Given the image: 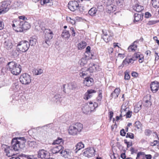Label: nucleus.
<instances>
[{"label": "nucleus", "mask_w": 159, "mask_h": 159, "mask_svg": "<svg viewBox=\"0 0 159 159\" xmlns=\"http://www.w3.org/2000/svg\"><path fill=\"white\" fill-rule=\"evenodd\" d=\"M25 142L26 140L23 137L15 138L12 140L10 147L14 151H17L25 147Z\"/></svg>", "instance_id": "nucleus-1"}, {"label": "nucleus", "mask_w": 159, "mask_h": 159, "mask_svg": "<svg viewBox=\"0 0 159 159\" xmlns=\"http://www.w3.org/2000/svg\"><path fill=\"white\" fill-rule=\"evenodd\" d=\"M7 66L8 69L14 75H18L21 72V66L15 62L11 61L8 62Z\"/></svg>", "instance_id": "nucleus-2"}, {"label": "nucleus", "mask_w": 159, "mask_h": 159, "mask_svg": "<svg viewBox=\"0 0 159 159\" xmlns=\"http://www.w3.org/2000/svg\"><path fill=\"white\" fill-rule=\"evenodd\" d=\"M83 128V125L80 123H77L73 125L70 126L69 129V134L72 135H75L80 132Z\"/></svg>", "instance_id": "nucleus-3"}, {"label": "nucleus", "mask_w": 159, "mask_h": 159, "mask_svg": "<svg viewBox=\"0 0 159 159\" xmlns=\"http://www.w3.org/2000/svg\"><path fill=\"white\" fill-rule=\"evenodd\" d=\"M11 3L10 0H6L0 3V14L7 11L10 8Z\"/></svg>", "instance_id": "nucleus-4"}, {"label": "nucleus", "mask_w": 159, "mask_h": 159, "mask_svg": "<svg viewBox=\"0 0 159 159\" xmlns=\"http://www.w3.org/2000/svg\"><path fill=\"white\" fill-rule=\"evenodd\" d=\"M89 68L87 69L86 68H82V72L80 73V75L81 76L84 77L85 76L88 75L90 73L93 72L94 70H97L96 65L94 64H91Z\"/></svg>", "instance_id": "nucleus-5"}, {"label": "nucleus", "mask_w": 159, "mask_h": 159, "mask_svg": "<svg viewBox=\"0 0 159 159\" xmlns=\"http://www.w3.org/2000/svg\"><path fill=\"white\" fill-rule=\"evenodd\" d=\"M29 47V42L26 40L20 42L17 46V48L23 52H25L27 51Z\"/></svg>", "instance_id": "nucleus-6"}, {"label": "nucleus", "mask_w": 159, "mask_h": 159, "mask_svg": "<svg viewBox=\"0 0 159 159\" xmlns=\"http://www.w3.org/2000/svg\"><path fill=\"white\" fill-rule=\"evenodd\" d=\"M12 22V26L14 30L17 32H23V21L14 20Z\"/></svg>", "instance_id": "nucleus-7"}, {"label": "nucleus", "mask_w": 159, "mask_h": 159, "mask_svg": "<svg viewBox=\"0 0 159 159\" xmlns=\"http://www.w3.org/2000/svg\"><path fill=\"white\" fill-rule=\"evenodd\" d=\"M44 32L45 34V35L43 44L44 42L48 45L50 41L52 39L53 37V32L51 30L48 29H45Z\"/></svg>", "instance_id": "nucleus-8"}, {"label": "nucleus", "mask_w": 159, "mask_h": 159, "mask_svg": "<svg viewBox=\"0 0 159 159\" xmlns=\"http://www.w3.org/2000/svg\"><path fill=\"white\" fill-rule=\"evenodd\" d=\"M20 80L23 84H28L31 82V77L27 74H24L20 76Z\"/></svg>", "instance_id": "nucleus-9"}, {"label": "nucleus", "mask_w": 159, "mask_h": 159, "mask_svg": "<svg viewBox=\"0 0 159 159\" xmlns=\"http://www.w3.org/2000/svg\"><path fill=\"white\" fill-rule=\"evenodd\" d=\"M61 156L65 158L70 159L72 158L73 155L71 151L68 149L64 148L60 152Z\"/></svg>", "instance_id": "nucleus-10"}, {"label": "nucleus", "mask_w": 159, "mask_h": 159, "mask_svg": "<svg viewBox=\"0 0 159 159\" xmlns=\"http://www.w3.org/2000/svg\"><path fill=\"white\" fill-rule=\"evenodd\" d=\"M84 155L88 157L94 156L95 154V151L93 147H89L85 149Z\"/></svg>", "instance_id": "nucleus-11"}, {"label": "nucleus", "mask_w": 159, "mask_h": 159, "mask_svg": "<svg viewBox=\"0 0 159 159\" xmlns=\"http://www.w3.org/2000/svg\"><path fill=\"white\" fill-rule=\"evenodd\" d=\"M102 32L103 34L102 38L106 42H108L112 39L113 36L112 33H110L109 32H108L106 30H102Z\"/></svg>", "instance_id": "nucleus-12"}, {"label": "nucleus", "mask_w": 159, "mask_h": 159, "mask_svg": "<svg viewBox=\"0 0 159 159\" xmlns=\"http://www.w3.org/2000/svg\"><path fill=\"white\" fill-rule=\"evenodd\" d=\"M68 7L70 11H74L79 8V5L76 1H71L68 3Z\"/></svg>", "instance_id": "nucleus-13"}, {"label": "nucleus", "mask_w": 159, "mask_h": 159, "mask_svg": "<svg viewBox=\"0 0 159 159\" xmlns=\"http://www.w3.org/2000/svg\"><path fill=\"white\" fill-rule=\"evenodd\" d=\"M48 152L44 149L39 150L38 152V157L41 159L47 158L48 156Z\"/></svg>", "instance_id": "nucleus-14"}, {"label": "nucleus", "mask_w": 159, "mask_h": 159, "mask_svg": "<svg viewBox=\"0 0 159 159\" xmlns=\"http://www.w3.org/2000/svg\"><path fill=\"white\" fill-rule=\"evenodd\" d=\"M4 47L7 49H11L13 46L11 39L9 38H5L4 39Z\"/></svg>", "instance_id": "nucleus-15"}, {"label": "nucleus", "mask_w": 159, "mask_h": 159, "mask_svg": "<svg viewBox=\"0 0 159 159\" xmlns=\"http://www.w3.org/2000/svg\"><path fill=\"white\" fill-rule=\"evenodd\" d=\"M151 89L153 93H156L159 88V83L157 81H154L151 83Z\"/></svg>", "instance_id": "nucleus-16"}, {"label": "nucleus", "mask_w": 159, "mask_h": 159, "mask_svg": "<svg viewBox=\"0 0 159 159\" xmlns=\"http://www.w3.org/2000/svg\"><path fill=\"white\" fill-rule=\"evenodd\" d=\"M5 146L6 147L5 148L4 152L6 153V155L8 157L13 156L14 155V153L13 152L14 150L11 149V148L9 146Z\"/></svg>", "instance_id": "nucleus-17"}, {"label": "nucleus", "mask_w": 159, "mask_h": 159, "mask_svg": "<svg viewBox=\"0 0 159 159\" xmlns=\"http://www.w3.org/2000/svg\"><path fill=\"white\" fill-rule=\"evenodd\" d=\"M96 92L95 90L93 89L88 90L87 92L85 93L84 97V99L86 100H88L92 96V94Z\"/></svg>", "instance_id": "nucleus-18"}, {"label": "nucleus", "mask_w": 159, "mask_h": 159, "mask_svg": "<svg viewBox=\"0 0 159 159\" xmlns=\"http://www.w3.org/2000/svg\"><path fill=\"white\" fill-rule=\"evenodd\" d=\"M132 57L134 60L135 61L138 58H139V62L140 63H142L143 61V55H141L140 52H137L135 53L133 55Z\"/></svg>", "instance_id": "nucleus-19"}, {"label": "nucleus", "mask_w": 159, "mask_h": 159, "mask_svg": "<svg viewBox=\"0 0 159 159\" xmlns=\"http://www.w3.org/2000/svg\"><path fill=\"white\" fill-rule=\"evenodd\" d=\"M64 148L61 145H56L54 146L52 149V152L53 153L56 154L59 152L60 154L61 152Z\"/></svg>", "instance_id": "nucleus-20"}, {"label": "nucleus", "mask_w": 159, "mask_h": 159, "mask_svg": "<svg viewBox=\"0 0 159 159\" xmlns=\"http://www.w3.org/2000/svg\"><path fill=\"white\" fill-rule=\"evenodd\" d=\"M84 84L86 86H90L93 84V78L90 77H87L85 78Z\"/></svg>", "instance_id": "nucleus-21"}, {"label": "nucleus", "mask_w": 159, "mask_h": 159, "mask_svg": "<svg viewBox=\"0 0 159 159\" xmlns=\"http://www.w3.org/2000/svg\"><path fill=\"white\" fill-rule=\"evenodd\" d=\"M143 15L141 12L140 14L135 13L134 15V22H137L141 21L143 19Z\"/></svg>", "instance_id": "nucleus-22"}, {"label": "nucleus", "mask_w": 159, "mask_h": 159, "mask_svg": "<svg viewBox=\"0 0 159 159\" xmlns=\"http://www.w3.org/2000/svg\"><path fill=\"white\" fill-rule=\"evenodd\" d=\"M67 85V88L70 90H73L77 88V84L75 82L70 83Z\"/></svg>", "instance_id": "nucleus-23"}, {"label": "nucleus", "mask_w": 159, "mask_h": 159, "mask_svg": "<svg viewBox=\"0 0 159 159\" xmlns=\"http://www.w3.org/2000/svg\"><path fill=\"white\" fill-rule=\"evenodd\" d=\"M98 11V9L95 7H93L89 11V14L92 16H95Z\"/></svg>", "instance_id": "nucleus-24"}, {"label": "nucleus", "mask_w": 159, "mask_h": 159, "mask_svg": "<svg viewBox=\"0 0 159 159\" xmlns=\"http://www.w3.org/2000/svg\"><path fill=\"white\" fill-rule=\"evenodd\" d=\"M137 42L134 41V43L130 46L128 48V50L129 52H133L135 51L137 48V45L136 44Z\"/></svg>", "instance_id": "nucleus-25"}, {"label": "nucleus", "mask_w": 159, "mask_h": 159, "mask_svg": "<svg viewBox=\"0 0 159 159\" xmlns=\"http://www.w3.org/2000/svg\"><path fill=\"white\" fill-rule=\"evenodd\" d=\"M120 89L119 88H116L114 91L111 93V96L114 98H116L118 97L119 94Z\"/></svg>", "instance_id": "nucleus-26"}, {"label": "nucleus", "mask_w": 159, "mask_h": 159, "mask_svg": "<svg viewBox=\"0 0 159 159\" xmlns=\"http://www.w3.org/2000/svg\"><path fill=\"white\" fill-rule=\"evenodd\" d=\"M133 9L137 12H140L144 9L143 6L138 4H136L133 7Z\"/></svg>", "instance_id": "nucleus-27"}, {"label": "nucleus", "mask_w": 159, "mask_h": 159, "mask_svg": "<svg viewBox=\"0 0 159 159\" xmlns=\"http://www.w3.org/2000/svg\"><path fill=\"white\" fill-rule=\"evenodd\" d=\"M75 149L76 152L79 150L84 148V144L81 142L78 143L75 146Z\"/></svg>", "instance_id": "nucleus-28"}, {"label": "nucleus", "mask_w": 159, "mask_h": 159, "mask_svg": "<svg viewBox=\"0 0 159 159\" xmlns=\"http://www.w3.org/2000/svg\"><path fill=\"white\" fill-rule=\"evenodd\" d=\"M63 143V141L62 138H58V139L54 140L52 143V145H61Z\"/></svg>", "instance_id": "nucleus-29"}, {"label": "nucleus", "mask_w": 159, "mask_h": 159, "mask_svg": "<svg viewBox=\"0 0 159 159\" xmlns=\"http://www.w3.org/2000/svg\"><path fill=\"white\" fill-rule=\"evenodd\" d=\"M32 73L35 75H39L43 73V70L41 68L34 69L33 70Z\"/></svg>", "instance_id": "nucleus-30"}, {"label": "nucleus", "mask_w": 159, "mask_h": 159, "mask_svg": "<svg viewBox=\"0 0 159 159\" xmlns=\"http://www.w3.org/2000/svg\"><path fill=\"white\" fill-rule=\"evenodd\" d=\"M23 21V26H22V29H23V32L25 30H27L29 29L30 28V25L29 23H28L27 22H26L25 21Z\"/></svg>", "instance_id": "nucleus-31"}, {"label": "nucleus", "mask_w": 159, "mask_h": 159, "mask_svg": "<svg viewBox=\"0 0 159 159\" xmlns=\"http://www.w3.org/2000/svg\"><path fill=\"white\" fill-rule=\"evenodd\" d=\"M53 100L55 101L57 103L61 102L62 100L61 97L59 94H56L53 98Z\"/></svg>", "instance_id": "nucleus-32"}, {"label": "nucleus", "mask_w": 159, "mask_h": 159, "mask_svg": "<svg viewBox=\"0 0 159 159\" xmlns=\"http://www.w3.org/2000/svg\"><path fill=\"white\" fill-rule=\"evenodd\" d=\"M87 45L86 43L84 41H82L78 44V48L79 50L84 48Z\"/></svg>", "instance_id": "nucleus-33"}, {"label": "nucleus", "mask_w": 159, "mask_h": 159, "mask_svg": "<svg viewBox=\"0 0 159 159\" xmlns=\"http://www.w3.org/2000/svg\"><path fill=\"white\" fill-rule=\"evenodd\" d=\"M136 159H145V154L143 152H138Z\"/></svg>", "instance_id": "nucleus-34"}, {"label": "nucleus", "mask_w": 159, "mask_h": 159, "mask_svg": "<svg viewBox=\"0 0 159 159\" xmlns=\"http://www.w3.org/2000/svg\"><path fill=\"white\" fill-rule=\"evenodd\" d=\"M82 110L84 113L87 114L89 111H90L89 106L88 105H86L84 106H83L82 108Z\"/></svg>", "instance_id": "nucleus-35"}, {"label": "nucleus", "mask_w": 159, "mask_h": 159, "mask_svg": "<svg viewBox=\"0 0 159 159\" xmlns=\"http://www.w3.org/2000/svg\"><path fill=\"white\" fill-rule=\"evenodd\" d=\"M152 4L155 8H159V0H152Z\"/></svg>", "instance_id": "nucleus-36"}, {"label": "nucleus", "mask_w": 159, "mask_h": 159, "mask_svg": "<svg viewBox=\"0 0 159 159\" xmlns=\"http://www.w3.org/2000/svg\"><path fill=\"white\" fill-rule=\"evenodd\" d=\"M61 35L63 38L67 39L69 38L70 36V34H69V32L66 30H64L63 31Z\"/></svg>", "instance_id": "nucleus-37"}, {"label": "nucleus", "mask_w": 159, "mask_h": 159, "mask_svg": "<svg viewBox=\"0 0 159 159\" xmlns=\"http://www.w3.org/2000/svg\"><path fill=\"white\" fill-rule=\"evenodd\" d=\"M37 42V39L33 38H31L29 40V46L30 45L31 46H34L35 45Z\"/></svg>", "instance_id": "nucleus-38"}, {"label": "nucleus", "mask_w": 159, "mask_h": 159, "mask_svg": "<svg viewBox=\"0 0 159 159\" xmlns=\"http://www.w3.org/2000/svg\"><path fill=\"white\" fill-rule=\"evenodd\" d=\"M87 62V60L85 58H82L79 61V63L81 66H84Z\"/></svg>", "instance_id": "nucleus-39"}, {"label": "nucleus", "mask_w": 159, "mask_h": 159, "mask_svg": "<svg viewBox=\"0 0 159 159\" xmlns=\"http://www.w3.org/2000/svg\"><path fill=\"white\" fill-rule=\"evenodd\" d=\"M151 98V95H147L144 97L143 98V103H147L148 102H151L150 99Z\"/></svg>", "instance_id": "nucleus-40"}, {"label": "nucleus", "mask_w": 159, "mask_h": 159, "mask_svg": "<svg viewBox=\"0 0 159 159\" xmlns=\"http://www.w3.org/2000/svg\"><path fill=\"white\" fill-rule=\"evenodd\" d=\"M40 3L41 4L43 5L48 3H50V5H52L53 3L52 0H40Z\"/></svg>", "instance_id": "nucleus-41"}, {"label": "nucleus", "mask_w": 159, "mask_h": 159, "mask_svg": "<svg viewBox=\"0 0 159 159\" xmlns=\"http://www.w3.org/2000/svg\"><path fill=\"white\" fill-rule=\"evenodd\" d=\"M142 106V105L141 102L140 103L139 102L135 106L134 108V111L136 113L138 112V111L141 109Z\"/></svg>", "instance_id": "nucleus-42"}, {"label": "nucleus", "mask_w": 159, "mask_h": 159, "mask_svg": "<svg viewBox=\"0 0 159 159\" xmlns=\"http://www.w3.org/2000/svg\"><path fill=\"white\" fill-rule=\"evenodd\" d=\"M134 126L138 129H139L141 128V124L140 121H138L135 122Z\"/></svg>", "instance_id": "nucleus-43"}, {"label": "nucleus", "mask_w": 159, "mask_h": 159, "mask_svg": "<svg viewBox=\"0 0 159 159\" xmlns=\"http://www.w3.org/2000/svg\"><path fill=\"white\" fill-rule=\"evenodd\" d=\"M102 98V91L99 90V94L97 98V100L98 101H100Z\"/></svg>", "instance_id": "nucleus-44"}, {"label": "nucleus", "mask_w": 159, "mask_h": 159, "mask_svg": "<svg viewBox=\"0 0 159 159\" xmlns=\"http://www.w3.org/2000/svg\"><path fill=\"white\" fill-rule=\"evenodd\" d=\"M126 138H129L131 139L134 138V134L131 133H128L126 136Z\"/></svg>", "instance_id": "nucleus-45"}, {"label": "nucleus", "mask_w": 159, "mask_h": 159, "mask_svg": "<svg viewBox=\"0 0 159 159\" xmlns=\"http://www.w3.org/2000/svg\"><path fill=\"white\" fill-rule=\"evenodd\" d=\"M132 114V111H130L129 110L126 112L125 113L124 116L126 115L127 118H130Z\"/></svg>", "instance_id": "nucleus-46"}, {"label": "nucleus", "mask_w": 159, "mask_h": 159, "mask_svg": "<svg viewBox=\"0 0 159 159\" xmlns=\"http://www.w3.org/2000/svg\"><path fill=\"white\" fill-rule=\"evenodd\" d=\"M152 104L151 102H148L147 103H143V106L147 108H149L150 107Z\"/></svg>", "instance_id": "nucleus-47"}, {"label": "nucleus", "mask_w": 159, "mask_h": 159, "mask_svg": "<svg viewBox=\"0 0 159 159\" xmlns=\"http://www.w3.org/2000/svg\"><path fill=\"white\" fill-rule=\"evenodd\" d=\"M124 142L127 145V148H129L132 145L131 142H127L126 140H124Z\"/></svg>", "instance_id": "nucleus-48"}, {"label": "nucleus", "mask_w": 159, "mask_h": 159, "mask_svg": "<svg viewBox=\"0 0 159 159\" xmlns=\"http://www.w3.org/2000/svg\"><path fill=\"white\" fill-rule=\"evenodd\" d=\"M89 103L90 105H93V108L94 109L98 107V104L95 102L93 103L92 102L90 101L89 102Z\"/></svg>", "instance_id": "nucleus-49"}, {"label": "nucleus", "mask_w": 159, "mask_h": 159, "mask_svg": "<svg viewBox=\"0 0 159 159\" xmlns=\"http://www.w3.org/2000/svg\"><path fill=\"white\" fill-rule=\"evenodd\" d=\"M145 134L146 135L149 136L151 134L152 132L151 130L149 129H146L145 131Z\"/></svg>", "instance_id": "nucleus-50"}, {"label": "nucleus", "mask_w": 159, "mask_h": 159, "mask_svg": "<svg viewBox=\"0 0 159 159\" xmlns=\"http://www.w3.org/2000/svg\"><path fill=\"white\" fill-rule=\"evenodd\" d=\"M70 32L71 33V35L73 36H75V32L73 27H71L70 28Z\"/></svg>", "instance_id": "nucleus-51"}, {"label": "nucleus", "mask_w": 159, "mask_h": 159, "mask_svg": "<svg viewBox=\"0 0 159 159\" xmlns=\"http://www.w3.org/2000/svg\"><path fill=\"white\" fill-rule=\"evenodd\" d=\"M130 76L129 74L127 72L125 73V79L127 80L129 79Z\"/></svg>", "instance_id": "nucleus-52"}, {"label": "nucleus", "mask_w": 159, "mask_h": 159, "mask_svg": "<svg viewBox=\"0 0 159 159\" xmlns=\"http://www.w3.org/2000/svg\"><path fill=\"white\" fill-rule=\"evenodd\" d=\"M129 62L128 59L126 58L123 62V65H127L129 64Z\"/></svg>", "instance_id": "nucleus-53"}, {"label": "nucleus", "mask_w": 159, "mask_h": 159, "mask_svg": "<svg viewBox=\"0 0 159 159\" xmlns=\"http://www.w3.org/2000/svg\"><path fill=\"white\" fill-rule=\"evenodd\" d=\"M120 135L122 136H125L126 134V132L124 129L121 130L120 132Z\"/></svg>", "instance_id": "nucleus-54"}, {"label": "nucleus", "mask_w": 159, "mask_h": 159, "mask_svg": "<svg viewBox=\"0 0 159 159\" xmlns=\"http://www.w3.org/2000/svg\"><path fill=\"white\" fill-rule=\"evenodd\" d=\"M157 22V21L152 20L149 21L148 22V24L149 25H152L156 23Z\"/></svg>", "instance_id": "nucleus-55"}, {"label": "nucleus", "mask_w": 159, "mask_h": 159, "mask_svg": "<svg viewBox=\"0 0 159 159\" xmlns=\"http://www.w3.org/2000/svg\"><path fill=\"white\" fill-rule=\"evenodd\" d=\"M127 107H128L125 105V104H123L121 106V111L126 110V108Z\"/></svg>", "instance_id": "nucleus-56"}, {"label": "nucleus", "mask_w": 159, "mask_h": 159, "mask_svg": "<svg viewBox=\"0 0 159 159\" xmlns=\"http://www.w3.org/2000/svg\"><path fill=\"white\" fill-rule=\"evenodd\" d=\"M129 110V108L128 107H127L126 108V110H122L121 111V114H125V113L127 111H128Z\"/></svg>", "instance_id": "nucleus-57"}, {"label": "nucleus", "mask_w": 159, "mask_h": 159, "mask_svg": "<svg viewBox=\"0 0 159 159\" xmlns=\"http://www.w3.org/2000/svg\"><path fill=\"white\" fill-rule=\"evenodd\" d=\"M151 16V15L150 13L148 12H146L145 14V17L146 18H148Z\"/></svg>", "instance_id": "nucleus-58"}, {"label": "nucleus", "mask_w": 159, "mask_h": 159, "mask_svg": "<svg viewBox=\"0 0 159 159\" xmlns=\"http://www.w3.org/2000/svg\"><path fill=\"white\" fill-rule=\"evenodd\" d=\"M85 52L89 53L90 52V47L89 46H88L86 48Z\"/></svg>", "instance_id": "nucleus-59"}, {"label": "nucleus", "mask_w": 159, "mask_h": 159, "mask_svg": "<svg viewBox=\"0 0 159 159\" xmlns=\"http://www.w3.org/2000/svg\"><path fill=\"white\" fill-rule=\"evenodd\" d=\"M4 26L3 23V22L0 21V30H1L3 28Z\"/></svg>", "instance_id": "nucleus-60"}, {"label": "nucleus", "mask_w": 159, "mask_h": 159, "mask_svg": "<svg viewBox=\"0 0 159 159\" xmlns=\"http://www.w3.org/2000/svg\"><path fill=\"white\" fill-rule=\"evenodd\" d=\"M145 157L147 159H151L152 158V156L150 154H145Z\"/></svg>", "instance_id": "nucleus-61"}, {"label": "nucleus", "mask_w": 159, "mask_h": 159, "mask_svg": "<svg viewBox=\"0 0 159 159\" xmlns=\"http://www.w3.org/2000/svg\"><path fill=\"white\" fill-rule=\"evenodd\" d=\"M113 51V49L112 48H110L108 49V53L110 54L111 53H112Z\"/></svg>", "instance_id": "nucleus-62"}, {"label": "nucleus", "mask_w": 159, "mask_h": 159, "mask_svg": "<svg viewBox=\"0 0 159 159\" xmlns=\"http://www.w3.org/2000/svg\"><path fill=\"white\" fill-rule=\"evenodd\" d=\"M131 74L133 77H136L138 76V74L136 72H133Z\"/></svg>", "instance_id": "nucleus-63"}, {"label": "nucleus", "mask_w": 159, "mask_h": 159, "mask_svg": "<svg viewBox=\"0 0 159 159\" xmlns=\"http://www.w3.org/2000/svg\"><path fill=\"white\" fill-rule=\"evenodd\" d=\"M10 159H20V158L18 157H16V156H13L11 158H10Z\"/></svg>", "instance_id": "nucleus-64"}]
</instances>
